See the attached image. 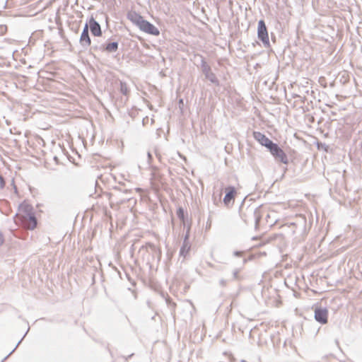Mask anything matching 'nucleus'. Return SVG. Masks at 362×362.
Wrapping results in <instances>:
<instances>
[{"label": "nucleus", "mask_w": 362, "mask_h": 362, "mask_svg": "<svg viewBox=\"0 0 362 362\" xmlns=\"http://www.w3.org/2000/svg\"><path fill=\"white\" fill-rule=\"evenodd\" d=\"M80 43L82 46L89 47L91 45V40L88 34V25L86 24L80 37Z\"/></svg>", "instance_id": "1a4fd4ad"}, {"label": "nucleus", "mask_w": 362, "mask_h": 362, "mask_svg": "<svg viewBox=\"0 0 362 362\" xmlns=\"http://www.w3.org/2000/svg\"><path fill=\"white\" fill-rule=\"evenodd\" d=\"M225 196L223 197L224 204L229 207L233 205L238 191L235 187L228 186L224 189Z\"/></svg>", "instance_id": "20e7f679"}, {"label": "nucleus", "mask_w": 362, "mask_h": 362, "mask_svg": "<svg viewBox=\"0 0 362 362\" xmlns=\"http://www.w3.org/2000/svg\"><path fill=\"white\" fill-rule=\"evenodd\" d=\"M177 216L179 217V218L180 220H182V221H184V220H185V214H184V210L182 208H179L177 209Z\"/></svg>", "instance_id": "f8f14e48"}, {"label": "nucleus", "mask_w": 362, "mask_h": 362, "mask_svg": "<svg viewBox=\"0 0 362 362\" xmlns=\"http://www.w3.org/2000/svg\"><path fill=\"white\" fill-rule=\"evenodd\" d=\"M253 136L256 141L268 149L273 144L272 141L259 132H254Z\"/></svg>", "instance_id": "0eeeda50"}, {"label": "nucleus", "mask_w": 362, "mask_h": 362, "mask_svg": "<svg viewBox=\"0 0 362 362\" xmlns=\"http://www.w3.org/2000/svg\"><path fill=\"white\" fill-rule=\"evenodd\" d=\"M15 221L27 229L33 230L35 228L37 220L33 213V206L26 202L22 203L19 206Z\"/></svg>", "instance_id": "f257e3e1"}, {"label": "nucleus", "mask_w": 362, "mask_h": 362, "mask_svg": "<svg viewBox=\"0 0 362 362\" xmlns=\"http://www.w3.org/2000/svg\"><path fill=\"white\" fill-rule=\"evenodd\" d=\"M257 34L259 39L261 40L264 44L268 45L269 43L267 28L263 20H260L258 22Z\"/></svg>", "instance_id": "39448f33"}, {"label": "nucleus", "mask_w": 362, "mask_h": 362, "mask_svg": "<svg viewBox=\"0 0 362 362\" xmlns=\"http://www.w3.org/2000/svg\"><path fill=\"white\" fill-rule=\"evenodd\" d=\"M88 28H90L91 33L95 37L102 35V30L99 23L92 17L89 20Z\"/></svg>", "instance_id": "6e6552de"}, {"label": "nucleus", "mask_w": 362, "mask_h": 362, "mask_svg": "<svg viewBox=\"0 0 362 362\" xmlns=\"http://www.w3.org/2000/svg\"><path fill=\"white\" fill-rule=\"evenodd\" d=\"M120 92L124 95H127L129 93V89L125 83H120Z\"/></svg>", "instance_id": "9b49d317"}, {"label": "nucleus", "mask_w": 362, "mask_h": 362, "mask_svg": "<svg viewBox=\"0 0 362 362\" xmlns=\"http://www.w3.org/2000/svg\"><path fill=\"white\" fill-rule=\"evenodd\" d=\"M315 319L320 323L325 325L328 321V310L327 308H315Z\"/></svg>", "instance_id": "423d86ee"}, {"label": "nucleus", "mask_w": 362, "mask_h": 362, "mask_svg": "<svg viewBox=\"0 0 362 362\" xmlns=\"http://www.w3.org/2000/svg\"><path fill=\"white\" fill-rule=\"evenodd\" d=\"M6 185L4 179L0 175V189H2L4 188Z\"/></svg>", "instance_id": "ddd939ff"}, {"label": "nucleus", "mask_w": 362, "mask_h": 362, "mask_svg": "<svg viewBox=\"0 0 362 362\" xmlns=\"http://www.w3.org/2000/svg\"><path fill=\"white\" fill-rule=\"evenodd\" d=\"M289 226L296 227V224L295 223H291L288 225Z\"/></svg>", "instance_id": "4468645a"}, {"label": "nucleus", "mask_w": 362, "mask_h": 362, "mask_svg": "<svg viewBox=\"0 0 362 362\" xmlns=\"http://www.w3.org/2000/svg\"><path fill=\"white\" fill-rule=\"evenodd\" d=\"M118 48L117 42L108 43L105 47V50L109 52H115Z\"/></svg>", "instance_id": "9d476101"}, {"label": "nucleus", "mask_w": 362, "mask_h": 362, "mask_svg": "<svg viewBox=\"0 0 362 362\" xmlns=\"http://www.w3.org/2000/svg\"><path fill=\"white\" fill-rule=\"evenodd\" d=\"M269 150L276 160L280 161L284 164H287L288 163V159L286 153L276 144L273 143L269 148Z\"/></svg>", "instance_id": "7ed1b4c3"}, {"label": "nucleus", "mask_w": 362, "mask_h": 362, "mask_svg": "<svg viewBox=\"0 0 362 362\" xmlns=\"http://www.w3.org/2000/svg\"><path fill=\"white\" fill-rule=\"evenodd\" d=\"M135 23L139 28V29L144 33L155 36H158L160 34V32L157 28H156L150 22L144 20L143 17L140 16L137 17L136 20L135 21Z\"/></svg>", "instance_id": "f03ea898"}]
</instances>
